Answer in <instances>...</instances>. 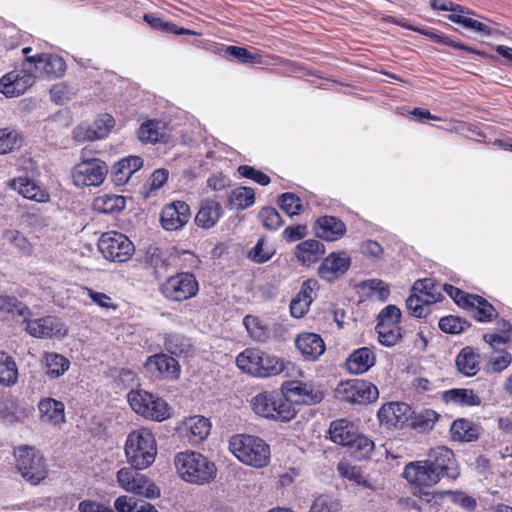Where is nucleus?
<instances>
[{
	"mask_svg": "<svg viewBox=\"0 0 512 512\" xmlns=\"http://www.w3.org/2000/svg\"><path fill=\"white\" fill-rule=\"evenodd\" d=\"M144 367L152 377L159 379L175 380L180 375L178 361L164 353L149 356Z\"/></svg>",
	"mask_w": 512,
	"mask_h": 512,
	"instance_id": "nucleus-12",
	"label": "nucleus"
},
{
	"mask_svg": "<svg viewBox=\"0 0 512 512\" xmlns=\"http://www.w3.org/2000/svg\"><path fill=\"white\" fill-rule=\"evenodd\" d=\"M470 305L467 308L473 310L474 317L479 322H489L497 316L495 308L481 296L475 295L469 298Z\"/></svg>",
	"mask_w": 512,
	"mask_h": 512,
	"instance_id": "nucleus-41",
	"label": "nucleus"
},
{
	"mask_svg": "<svg viewBox=\"0 0 512 512\" xmlns=\"http://www.w3.org/2000/svg\"><path fill=\"white\" fill-rule=\"evenodd\" d=\"M346 232V225L336 217L324 216L317 220L316 234L326 241H336Z\"/></svg>",
	"mask_w": 512,
	"mask_h": 512,
	"instance_id": "nucleus-26",
	"label": "nucleus"
},
{
	"mask_svg": "<svg viewBox=\"0 0 512 512\" xmlns=\"http://www.w3.org/2000/svg\"><path fill=\"white\" fill-rule=\"evenodd\" d=\"M253 411L264 418L288 422L296 415L292 404L285 399L283 392L264 391L253 397Z\"/></svg>",
	"mask_w": 512,
	"mask_h": 512,
	"instance_id": "nucleus-4",
	"label": "nucleus"
},
{
	"mask_svg": "<svg viewBox=\"0 0 512 512\" xmlns=\"http://www.w3.org/2000/svg\"><path fill=\"white\" fill-rule=\"evenodd\" d=\"M258 217L264 227L269 230H276L282 225L281 216L275 208L265 207L261 209Z\"/></svg>",
	"mask_w": 512,
	"mask_h": 512,
	"instance_id": "nucleus-63",
	"label": "nucleus"
},
{
	"mask_svg": "<svg viewBox=\"0 0 512 512\" xmlns=\"http://www.w3.org/2000/svg\"><path fill=\"white\" fill-rule=\"evenodd\" d=\"M243 325L245 326L249 336L256 342L264 343L270 337L268 326L257 316H245L243 319Z\"/></svg>",
	"mask_w": 512,
	"mask_h": 512,
	"instance_id": "nucleus-42",
	"label": "nucleus"
},
{
	"mask_svg": "<svg viewBox=\"0 0 512 512\" xmlns=\"http://www.w3.org/2000/svg\"><path fill=\"white\" fill-rule=\"evenodd\" d=\"M125 206V197L115 194L99 195L93 201L94 210L104 214L118 213L122 211Z\"/></svg>",
	"mask_w": 512,
	"mask_h": 512,
	"instance_id": "nucleus-35",
	"label": "nucleus"
},
{
	"mask_svg": "<svg viewBox=\"0 0 512 512\" xmlns=\"http://www.w3.org/2000/svg\"><path fill=\"white\" fill-rule=\"evenodd\" d=\"M378 341L381 345L392 347L396 345L402 338V329L400 326L385 327L384 325L376 326Z\"/></svg>",
	"mask_w": 512,
	"mask_h": 512,
	"instance_id": "nucleus-51",
	"label": "nucleus"
},
{
	"mask_svg": "<svg viewBox=\"0 0 512 512\" xmlns=\"http://www.w3.org/2000/svg\"><path fill=\"white\" fill-rule=\"evenodd\" d=\"M401 310L396 305H388L383 308L377 316L376 326L385 327L399 326Z\"/></svg>",
	"mask_w": 512,
	"mask_h": 512,
	"instance_id": "nucleus-54",
	"label": "nucleus"
},
{
	"mask_svg": "<svg viewBox=\"0 0 512 512\" xmlns=\"http://www.w3.org/2000/svg\"><path fill=\"white\" fill-rule=\"evenodd\" d=\"M134 467H124L117 472L118 484L127 492L155 498L160 495L159 488L146 476L138 473Z\"/></svg>",
	"mask_w": 512,
	"mask_h": 512,
	"instance_id": "nucleus-10",
	"label": "nucleus"
},
{
	"mask_svg": "<svg viewBox=\"0 0 512 512\" xmlns=\"http://www.w3.org/2000/svg\"><path fill=\"white\" fill-rule=\"evenodd\" d=\"M468 323L460 317L449 315L439 320V328L449 334H458L463 332Z\"/></svg>",
	"mask_w": 512,
	"mask_h": 512,
	"instance_id": "nucleus-59",
	"label": "nucleus"
},
{
	"mask_svg": "<svg viewBox=\"0 0 512 512\" xmlns=\"http://www.w3.org/2000/svg\"><path fill=\"white\" fill-rule=\"evenodd\" d=\"M438 420V414L431 409H426L420 413H418L412 422L413 428L426 432L431 430Z\"/></svg>",
	"mask_w": 512,
	"mask_h": 512,
	"instance_id": "nucleus-56",
	"label": "nucleus"
},
{
	"mask_svg": "<svg viewBox=\"0 0 512 512\" xmlns=\"http://www.w3.org/2000/svg\"><path fill=\"white\" fill-rule=\"evenodd\" d=\"M165 135V125L161 121L149 120L143 123L138 130V137L142 142H157Z\"/></svg>",
	"mask_w": 512,
	"mask_h": 512,
	"instance_id": "nucleus-45",
	"label": "nucleus"
},
{
	"mask_svg": "<svg viewBox=\"0 0 512 512\" xmlns=\"http://www.w3.org/2000/svg\"><path fill=\"white\" fill-rule=\"evenodd\" d=\"M282 392L290 403L291 401L300 404H316L322 400V393L319 390H315L314 387L309 383H303L299 381H290L282 385Z\"/></svg>",
	"mask_w": 512,
	"mask_h": 512,
	"instance_id": "nucleus-14",
	"label": "nucleus"
},
{
	"mask_svg": "<svg viewBox=\"0 0 512 512\" xmlns=\"http://www.w3.org/2000/svg\"><path fill=\"white\" fill-rule=\"evenodd\" d=\"M262 351L256 348H247L236 358L237 367L245 373L258 377V373H263L259 361Z\"/></svg>",
	"mask_w": 512,
	"mask_h": 512,
	"instance_id": "nucleus-33",
	"label": "nucleus"
},
{
	"mask_svg": "<svg viewBox=\"0 0 512 512\" xmlns=\"http://www.w3.org/2000/svg\"><path fill=\"white\" fill-rule=\"evenodd\" d=\"M2 238L23 253L30 254L32 251L31 243L17 230H5Z\"/></svg>",
	"mask_w": 512,
	"mask_h": 512,
	"instance_id": "nucleus-57",
	"label": "nucleus"
},
{
	"mask_svg": "<svg viewBox=\"0 0 512 512\" xmlns=\"http://www.w3.org/2000/svg\"><path fill=\"white\" fill-rule=\"evenodd\" d=\"M115 125V120L110 114L99 115L86 129L85 139L95 141L106 137Z\"/></svg>",
	"mask_w": 512,
	"mask_h": 512,
	"instance_id": "nucleus-36",
	"label": "nucleus"
},
{
	"mask_svg": "<svg viewBox=\"0 0 512 512\" xmlns=\"http://www.w3.org/2000/svg\"><path fill=\"white\" fill-rule=\"evenodd\" d=\"M184 427L190 442L199 443L209 435L211 423L204 416H193L184 422Z\"/></svg>",
	"mask_w": 512,
	"mask_h": 512,
	"instance_id": "nucleus-32",
	"label": "nucleus"
},
{
	"mask_svg": "<svg viewBox=\"0 0 512 512\" xmlns=\"http://www.w3.org/2000/svg\"><path fill=\"white\" fill-rule=\"evenodd\" d=\"M358 432L346 419L333 421L329 428L330 439L339 445L348 446Z\"/></svg>",
	"mask_w": 512,
	"mask_h": 512,
	"instance_id": "nucleus-34",
	"label": "nucleus"
},
{
	"mask_svg": "<svg viewBox=\"0 0 512 512\" xmlns=\"http://www.w3.org/2000/svg\"><path fill=\"white\" fill-rule=\"evenodd\" d=\"M347 448L355 458L366 459L374 450V442L367 436L357 433Z\"/></svg>",
	"mask_w": 512,
	"mask_h": 512,
	"instance_id": "nucleus-46",
	"label": "nucleus"
},
{
	"mask_svg": "<svg viewBox=\"0 0 512 512\" xmlns=\"http://www.w3.org/2000/svg\"><path fill=\"white\" fill-rule=\"evenodd\" d=\"M224 55L228 58L237 59L243 64L260 62V55L247 50L244 47L226 46Z\"/></svg>",
	"mask_w": 512,
	"mask_h": 512,
	"instance_id": "nucleus-52",
	"label": "nucleus"
},
{
	"mask_svg": "<svg viewBox=\"0 0 512 512\" xmlns=\"http://www.w3.org/2000/svg\"><path fill=\"white\" fill-rule=\"evenodd\" d=\"M439 494L449 496L453 503L468 511H474L476 508V500L462 491L446 490L440 492Z\"/></svg>",
	"mask_w": 512,
	"mask_h": 512,
	"instance_id": "nucleus-62",
	"label": "nucleus"
},
{
	"mask_svg": "<svg viewBox=\"0 0 512 512\" xmlns=\"http://www.w3.org/2000/svg\"><path fill=\"white\" fill-rule=\"evenodd\" d=\"M259 362L263 373H258V377H267L271 375H278L280 373H286L287 376H290L291 370L295 369V365L293 363L285 361L277 356L269 355L263 351Z\"/></svg>",
	"mask_w": 512,
	"mask_h": 512,
	"instance_id": "nucleus-31",
	"label": "nucleus"
},
{
	"mask_svg": "<svg viewBox=\"0 0 512 512\" xmlns=\"http://www.w3.org/2000/svg\"><path fill=\"white\" fill-rule=\"evenodd\" d=\"M18 380V369L12 356L0 351V384L13 386Z\"/></svg>",
	"mask_w": 512,
	"mask_h": 512,
	"instance_id": "nucleus-40",
	"label": "nucleus"
},
{
	"mask_svg": "<svg viewBox=\"0 0 512 512\" xmlns=\"http://www.w3.org/2000/svg\"><path fill=\"white\" fill-rule=\"evenodd\" d=\"M163 296L172 301H185L197 295L199 285L195 276L181 272L167 278L160 286Z\"/></svg>",
	"mask_w": 512,
	"mask_h": 512,
	"instance_id": "nucleus-7",
	"label": "nucleus"
},
{
	"mask_svg": "<svg viewBox=\"0 0 512 512\" xmlns=\"http://www.w3.org/2000/svg\"><path fill=\"white\" fill-rule=\"evenodd\" d=\"M335 395L344 402L365 404L377 400L379 392L371 382L354 379L339 383Z\"/></svg>",
	"mask_w": 512,
	"mask_h": 512,
	"instance_id": "nucleus-8",
	"label": "nucleus"
},
{
	"mask_svg": "<svg viewBox=\"0 0 512 512\" xmlns=\"http://www.w3.org/2000/svg\"><path fill=\"white\" fill-rule=\"evenodd\" d=\"M427 298H423L415 292L406 300V307L414 317H424L429 312V305L433 302H426Z\"/></svg>",
	"mask_w": 512,
	"mask_h": 512,
	"instance_id": "nucleus-55",
	"label": "nucleus"
},
{
	"mask_svg": "<svg viewBox=\"0 0 512 512\" xmlns=\"http://www.w3.org/2000/svg\"><path fill=\"white\" fill-rule=\"evenodd\" d=\"M351 265V259L345 252H332L325 257L318 268L321 279L332 282L344 275Z\"/></svg>",
	"mask_w": 512,
	"mask_h": 512,
	"instance_id": "nucleus-18",
	"label": "nucleus"
},
{
	"mask_svg": "<svg viewBox=\"0 0 512 512\" xmlns=\"http://www.w3.org/2000/svg\"><path fill=\"white\" fill-rule=\"evenodd\" d=\"M456 366L465 376H474L479 371L478 355L470 347L461 350L456 358Z\"/></svg>",
	"mask_w": 512,
	"mask_h": 512,
	"instance_id": "nucleus-38",
	"label": "nucleus"
},
{
	"mask_svg": "<svg viewBox=\"0 0 512 512\" xmlns=\"http://www.w3.org/2000/svg\"><path fill=\"white\" fill-rule=\"evenodd\" d=\"M45 374L50 379H58L68 371L70 361L67 357L57 352H45L41 359Z\"/></svg>",
	"mask_w": 512,
	"mask_h": 512,
	"instance_id": "nucleus-30",
	"label": "nucleus"
},
{
	"mask_svg": "<svg viewBox=\"0 0 512 512\" xmlns=\"http://www.w3.org/2000/svg\"><path fill=\"white\" fill-rule=\"evenodd\" d=\"M222 214L221 204L218 201L207 199L202 202L196 214L195 223L203 229H209L217 224Z\"/></svg>",
	"mask_w": 512,
	"mask_h": 512,
	"instance_id": "nucleus-24",
	"label": "nucleus"
},
{
	"mask_svg": "<svg viewBox=\"0 0 512 512\" xmlns=\"http://www.w3.org/2000/svg\"><path fill=\"white\" fill-rule=\"evenodd\" d=\"M375 354L368 347L355 350L347 359L346 366L352 374H362L375 364Z\"/></svg>",
	"mask_w": 512,
	"mask_h": 512,
	"instance_id": "nucleus-28",
	"label": "nucleus"
},
{
	"mask_svg": "<svg viewBox=\"0 0 512 512\" xmlns=\"http://www.w3.org/2000/svg\"><path fill=\"white\" fill-rule=\"evenodd\" d=\"M33 85L31 76L23 68L20 71H11L0 79V93L6 97H18Z\"/></svg>",
	"mask_w": 512,
	"mask_h": 512,
	"instance_id": "nucleus-22",
	"label": "nucleus"
},
{
	"mask_svg": "<svg viewBox=\"0 0 512 512\" xmlns=\"http://www.w3.org/2000/svg\"><path fill=\"white\" fill-rule=\"evenodd\" d=\"M42 62V54L27 57L22 64V68L25 73L32 78V82L34 83L35 78L37 77H46L44 75V69Z\"/></svg>",
	"mask_w": 512,
	"mask_h": 512,
	"instance_id": "nucleus-60",
	"label": "nucleus"
},
{
	"mask_svg": "<svg viewBox=\"0 0 512 512\" xmlns=\"http://www.w3.org/2000/svg\"><path fill=\"white\" fill-rule=\"evenodd\" d=\"M337 470L342 477L347 478L350 481L357 483L358 485H362L371 489L373 488L372 485L366 480L359 467L353 466L348 462L341 461L337 466Z\"/></svg>",
	"mask_w": 512,
	"mask_h": 512,
	"instance_id": "nucleus-50",
	"label": "nucleus"
},
{
	"mask_svg": "<svg viewBox=\"0 0 512 512\" xmlns=\"http://www.w3.org/2000/svg\"><path fill=\"white\" fill-rule=\"evenodd\" d=\"M0 314L3 318L11 316L13 319L17 316L26 320L30 316L29 308L12 296H0Z\"/></svg>",
	"mask_w": 512,
	"mask_h": 512,
	"instance_id": "nucleus-37",
	"label": "nucleus"
},
{
	"mask_svg": "<svg viewBox=\"0 0 512 512\" xmlns=\"http://www.w3.org/2000/svg\"><path fill=\"white\" fill-rule=\"evenodd\" d=\"M190 216L189 205L183 201H175L163 208L160 220L165 230L175 231L186 225Z\"/></svg>",
	"mask_w": 512,
	"mask_h": 512,
	"instance_id": "nucleus-20",
	"label": "nucleus"
},
{
	"mask_svg": "<svg viewBox=\"0 0 512 512\" xmlns=\"http://www.w3.org/2000/svg\"><path fill=\"white\" fill-rule=\"evenodd\" d=\"M443 399L446 403L478 406L481 404L480 397L471 389H451L443 393Z\"/></svg>",
	"mask_w": 512,
	"mask_h": 512,
	"instance_id": "nucleus-39",
	"label": "nucleus"
},
{
	"mask_svg": "<svg viewBox=\"0 0 512 512\" xmlns=\"http://www.w3.org/2000/svg\"><path fill=\"white\" fill-rule=\"evenodd\" d=\"M451 435L455 440L471 442L478 438V428L471 421L458 419L451 426Z\"/></svg>",
	"mask_w": 512,
	"mask_h": 512,
	"instance_id": "nucleus-44",
	"label": "nucleus"
},
{
	"mask_svg": "<svg viewBox=\"0 0 512 512\" xmlns=\"http://www.w3.org/2000/svg\"><path fill=\"white\" fill-rule=\"evenodd\" d=\"M280 208L290 217L298 215L302 210V201L294 193H283L278 197Z\"/></svg>",
	"mask_w": 512,
	"mask_h": 512,
	"instance_id": "nucleus-53",
	"label": "nucleus"
},
{
	"mask_svg": "<svg viewBox=\"0 0 512 512\" xmlns=\"http://www.w3.org/2000/svg\"><path fill=\"white\" fill-rule=\"evenodd\" d=\"M295 345L306 360L315 361L325 352V343L320 335L310 332L299 334Z\"/></svg>",
	"mask_w": 512,
	"mask_h": 512,
	"instance_id": "nucleus-23",
	"label": "nucleus"
},
{
	"mask_svg": "<svg viewBox=\"0 0 512 512\" xmlns=\"http://www.w3.org/2000/svg\"><path fill=\"white\" fill-rule=\"evenodd\" d=\"M156 454V439L150 430L141 428L128 434L125 455L132 467L137 470L148 468L155 461Z\"/></svg>",
	"mask_w": 512,
	"mask_h": 512,
	"instance_id": "nucleus-2",
	"label": "nucleus"
},
{
	"mask_svg": "<svg viewBox=\"0 0 512 512\" xmlns=\"http://www.w3.org/2000/svg\"><path fill=\"white\" fill-rule=\"evenodd\" d=\"M402 475L410 484L417 486H432L440 481L439 474L427 460L406 464Z\"/></svg>",
	"mask_w": 512,
	"mask_h": 512,
	"instance_id": "nucleus-16",
	"label": "nucleus"
},
{
	"mask_svg": "<svg viewBox=\"0 0 512 512\" xmlns=\"http://www.w3.org/2000/svg\"><path fill=\"white\" fill-rule=\"evenodd\" d=\"M359 250L361 254L373 262H377L383 259L384 248L377 241L367 239L360 244Z\"/></svg>",
	"mask_w": 512,
	"mask_h": 512,
	"instance_id": "nucleus-61",
	"label": "nucleus"
},
{
	"mask_svg": "<svg viewBox=\"0 0 512 512\" xmlns=\"http://www.w3.org/2000/svg\"><path fill=\"white\" fill-rule=\"evenodd\" d=\"M108 172L106 163L100 159H85L77 164L72 172L74 184L78 187L82 186H98L100 185Z\"/></svg>",
	"mask_w": 512,
	"mask_h": 512,
	"instance_id": "nucleus-11",
	"label": "nucleus"
},
{
	"mask_svg": "<svg viewBox=\"0 0 512 512\" xmlns=\"http://www.w3.org/2000/svg\"><path fill=\"white\" fill-rule=\"evenodd\" d=\"M254 202L255 193L254 190L249 187H237L231 191L228 197L230 207L236 210H244L252 206Z\"/></svg>",
	"mask_w": 512,
	"mask_h": 512,
	"instance_id": "nucleus-43",
	"label": "nucleus"
},
{
	"mask_svg": "<svg viewBox=\"0 0 512 512\" xmlns=\"http://www.w3.org/2000/svg\"><path fill=\"white\" fill-rule=\"evenodd\" d=\"M143 19L147 24H149L152 28L165 31L167 33H173L177 35H197L196 32L185 29V28H178L176 25H174L171 22L164 21L162 18L154 15V14H145Z\"/></svg>",
	"mask_w": 512,
	"mask_h": 512,
	"instance_id": "nucleus-47",
	"label": "nucleus"
},
{
	"mask_svg": "<svg viewBox=\"0 0 512 512\" xmlns=\"http://www.w3.org/2000/svg\"><path fill=\"white\" fill-rule=\"evenodd\" d=\"M339 503L328 495L317 497L310 508L309 512H338Z\"/></svg>",
	"mask_w": 512,
	"mask_h": 512,
	"instance_id": "nucleus-64",
	"label": "nucleus"
},
{
	"mask_svg": "<svg viewBox=\"0 0 512 512\" xmlns=\"http://www.w3.org/2000/svg\"><path fill=\"white\" fill-rule=\"evenodd\" d=\"M21 145V139L14 130L0 129V154H6Z\"/></svg>",
	"mask_w": 512,
	"mask_h": 512,
	"instance_id": "nucleus-58",
	"label": "nucleus"
},
{
	"mask_svg": "<svg viewBox=\"0 0 512 512\" xmlns=\"http://www.w3.org/2000/svg\"><path fill=\"white\" fill-rule=\"evenodd\" d=\"M11 187L23 197L37 202H46L48 193L28 177H18L11 181Z\"/></svg>",
	"mask_w": 512,
	"mask_h": 512,
	"instance_id": "nucleus-27",
	"label": "nucleus"
},
{
	"mask_svg": "<svg viewBox=\"0 0 512 512\" xmlns=\"http://www.w3.org/2000/svg\"><path fill=\"white\" fill-rule=\"evenodd\" d=\"M24 321L26 322V331L36 338L63 337L67 334L63 323L53 316L33 320L27 318Z\"/></svg>",
	"mask_w": 512,
	"mask_h": 512,
	"instance_id": "nucleus-15",
	"label": "nucleus"
},
{
	"mask_svg": "<svg viewBox=\"0 0 512 512\" xmlns=\"http://www.w3.org/2000/svg\"><path fill=\"white\" fill-rule=\"evenodd\" d=\"M16 467L27 481L38 484L47 476L43 456L33 447H18L14 452Z\"/></svg>",
	"mask_w": 512,
	"mask_h": 512,
	"instance_id": "nucleus-6",
	"label": "nucleus"
},
{
	"mask_svg": "<svg viewBox=\"0 0 512 512\" xmlns=\"http://www.w3.org/2000/svg\"><path fill=\"white\" fill-rule=\"evenodd\" d=\"M98 248L106 259L120 263L127 261L134 252L133 243L116 231L103 233L98 241Z\"/></svg>",
	"mask_w": 512,
	"mask_h": 512,
	"instance_id": "nucleus-9",
	"label": "nucleus"
},
{
	"mask_svg": "<svg viewBox=\"0 0 512 512\" xmlns=\"http://www.w3.org/2000/svg\"><path fill=\"white\" fill-rule=\"evenodd\" d=\"M229 450L243 464L263 468L270 462V447L261 438L238 434L231 437Z\"/></svg>",
	"mask_w": 512,
	"mask_h": 512,
	"instance_id": "nucleus-3",
	"label": "nucleus"
},
{
	"mask_svg": "<svg viewBox=\"0 0 512 512\" xmlns=\"http://www.w3.org/2000/svg\"><path fill=\"white\" fill-rule=\"evenodd\" d=\"M411 408L405 403L389 402L381 406L378 419L388 428H402L411 418Z\"/></svg>",
	"mask_w": 512,
	"mask_h": 512,
	"instance_id": "nucleus-19",
	"label": "nucleus"
},
{
	"mask_svg": "<svg viewBox=\"0 0 512 512\" xmlns=\"http://www.w3.org/2000/svg\"><path fill=\"white\" fill-rule=\"evenodd\" d=\"M142 166L143 160L138 156H129L120 160L112 171L113 182L117 186L126 184Z\"/></svg>",
	"mask_w": 512,
	"mask_h": 512,
	"instance_id": "nucleus-25",
	"label": "nucleus"
},
{
	"mask_svg": "<svg viewBox=\"0 0 512 512\" xmlns=\"http://www.w3.org/2000/svg\"><path fill=\"white\" fill-rule=\"evenodd\" d=\"M131 408L139 415L155 421H163L170 417L171 411L167 402L144 390L131 391L128 394Z\"/></svg>",
	"mask_w": 512,
	"mask_h": 512,
	"instance_id": "nucleus-5",
	"label": "nucleus"
},
{
	"mask_svg": "<svg viewBox=\"0 0 512 512\" xmlns=\"http://www.w3.org/2000/svg\"><path fill=\"white\" fill-rule=\"evenodd\" d=\"M324 253V244L314 239L305 240L299 243L295 250L297 260L306 266H310L317 262Z\"/></svg>",
	"mask_w": 512,
	"mask_h": 512,
	"instance_id": "nucleus-29",
	"label": "nucleus"
},
{
	"mask_svg": "<svg viewBox=\"0 0 512 512\" xmlns=\"http://www.w3.org/2000/svg\"><path fill=\"white\" fill-rule=\"evenodd\" d=\"M427 461L433 470L439 474L440 480L443 477L456 479L460 474L452 450L446 447L440 446L431 449Z\"/></svg>",
	"mask_w": 512,
	"mask_h": 512,
	"instance_id": "nucleus-13",
	"label": "nucleus"
},
{
	"mask_svg": "<svg viewBox=\"0 0 512 512\" xmlns=\"http://www.w3.org/2000/svg\"><path fill=\"white\" fill-rule=\"evenodd\" d=\"M39 420L41 423L60 427L66 422L65 405L62 401L52 397H43L38 405Z\"/></svg>",
	"mask_w": 512,
	"mask_h": 512,
	"instance_id": "nucleus-21",
	"label": "nucleus"
},
{
	"mask_svg": "<svg viewBox=\"0 0 512 512\" xmlns=\"http://www.w3.org/2000/svg\"><path fill=\"white\" fill-rule=\"evenodd\" d=\"M44 75L49 78H57L63 75L66 69L64 60L58 55L42 54Z\"/></svg>",
	"mask_w": 512,
	"mask_h": 512,
	"instance_id": "nucleus-48",
	"label": "nucleus"
},
{
	"mask_svg": "<svg viewBox=\"0 0 512 512\" xmlns=\"http://www.w3.org/2000/svg\"><path fill=\"white\" fill-rule=\"evenodd\" d=\"M431 6L434 10L451 11L452 13L448 15V19L452 22L459 23L477 32L490 34V29L486 24L469 17V11L459 5H454V2H431Z\"/></svg>",
	"mask_w": 512,
	"mask_h": 512,
	"instance_id": "nucleus-17",
	"label": "nucleus"
},
{
	"mask_svg": "<svg viewBox=\"0 0 512 512\" xmlns=\"http://www.w3.org/2000/svg\"><path fill=\"white\" fill-rule=\"evenodd\" d=\"M413 291L423 298H427L426 302H437L440 300L441 294L430 278L417 280L413 284Z\"/></svg>",
	"mask_w": 512,
	"mask_h": 512,
	"instance_id": "nucleus-49",
	"label": "nucleus"
},
{
	"mask_svg": "<svg viewBox=\"0 0 512 512\" xmlns=\"http://www.w3.org/2000/svg\"><path fill=\"white\" fill-rule=\"evenodd\" d=\"M174 465L178 476L191 484H208L215 479L217 474L216 465L206 456L195 451L177 453Z\"/></svg>",
	"mask_w": 512,
	"mask_h": 512,
	"instance_id": "nucleus-1",
	"label": "nucleus"
}]
</instances>
